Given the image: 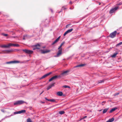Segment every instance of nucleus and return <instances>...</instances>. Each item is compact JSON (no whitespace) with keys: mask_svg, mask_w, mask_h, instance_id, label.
Segmentation results:
<instances>
[{"mask_svg":"<svg viewBox=\"0 0 122 122\" xmlns=\"http://www.w3.org/2000/svg\"><path fill=\"white\" fill-rule=\"evenodd\" d=\"M68 33V31H66L64 33V34L63 35L64 36H65L66 34Z\"/></svg>","mask_w":122,"mask_h":122,"instance_id":"nucleus-31","label":"nucleus"},{"mask_svg":"<svg viewBox=\"0 0 122 122\" xmlns=\"http://www.w3.org/2000/svg\"><path fill=\"white\" fill-rule=\"evenodd\" d=\"M122 44V42H121L118 44H117L116 45V46H119L120 45H121Z\"/></svg>","mask_w":122,"mask_h":122,"instance_id":"nucleus-28","label":"nucleus"},{"mask_svg":"<svg viewBox=\"0 0 122 122\" xmlns=\"http://www.w3.org/2000/svg\"><path fill=\"white\" fill-rule=\"evenodd\" d=\"M13 51L12 50H10L3 51H2V52H4L3 53H8L10 52H12Z\"/></svg>","mask_w":122,"mask_h":122,"instance_id":"nucleus-13","label":"nucleus"},{"mask_svg":"<svg viewBox=\"0 0 122 122\" xmlns=\"http://www.w3.org/2000/svg\"><path fill=\"white\" fill-rule=\"evenodd\" d=\"M2 34V35L5 36H8V35L7 34L3 33Z\"/></svg>","mask_w":122,"mask_h":122,"instance_id":"nucleus-29","label":"nucleus"},{"mask_svg":"<svg viewBox=\"0 0 122 122\" xmlns=\"http://www.w3.org/2000/svg\"><path fill=\"white\" fill-rule=\"evenodd\" d=\"M19 111L18 112H15L14 113V114H18V113H19Z\"/></svg>","mask_w":122,"mask_h":122,"instance_id":"nucleus-35","label":"nucleus"},{"mask_svg":"<svg viewBox=\"0 0 122 122\" xmlns=\"http://www.w3.org/2000/svg\"><path fill=\"white\" fill-rule=\"evenodd\" d=\"M9 45V48L10 46H14L19 47V44H14L12 43H10Z\"/></svg>","mask_w":122,"mask_h":122,"instance_id":"nucleus-10","label":"nucleus"},{"mask_svg":"<svg viewBox=\"0 0 122 122\" xmlns=\"http://www.w3.org/2000/svg\"><path fill=\"white\" fill-rule=\"evenodd\" d=\"M118 54L117 52H116L114 53L111 56V57L113 58L115 57L116 55Z\"/></svg>","mask_w":122,"mask_h":122,"instance_id":"nucleus-18","label":"nucleus"},{"mask_svg":"<svg viewBox=\"0 0 122 122\" xmlns=\"http://www.w3.org/2000/svg\"><path fill=\"white\" fill-rule=\"evenodd\" d=\"M85 66V64H81L78 65L74 67L73 68H77L78 67H82Z\"/></svg>","mask_w":122,"mask_h":122,"instance_id":"nucleus-15","label":"nucleus"},{"mask_svg":"<svg viewBox=\"0 0 122 122\" xmlns=\"http://www.w3.org/2000/svg\"><path fill=\"white\" fill-rule=\"evenodd\" d=\"M56 94L59 96H61L63 95V93L61 92H59L57 93Z\"/></svg>","mask_w":122,"mask_h":122,"instance_id":"nucleus-17","label":"nucleus"},{"mask_svg":"<svg viewBox=\"0 0 122 122\" xmlns=\"http://www.w3.org/2000/svg\"><path fill=\"white\" fill-rule=\"evenodd\" d=\"M1 111L2 112H4V110H1Z\"/></svg>","mask_w":122,"mask_h":122,"instance_id":"nucleus-43","label":"nucleus"},{"mask_svg":"<svg viewBox=\"0 0 122 122\" xmlns=\"http://www.w3.org/2000/svg\"><path fill=\"white\" fill-rule=\"evenodd\" d=\"M66 9V8L64 7V6H63L62 7L61 10H65Z\"/></svg>","mask_w":122,"mask_h":122,"instance_id":"nucleus-32","label":"nucleus"},{"mask_svg":"<svg viewBox=\"0 0 122 122\" xmlns=\"http://www.w3.org/2000/svg\"><path fill=\"white\" fill-rule=\"evenodd\" d=\"M87 117V116H85L82 119H84V118H86Z\"/></svg>","mask_w":122,"mask_h":122,"instance_id":"nucleus-41","label":"nucleus"},{"mask_svg":"<svg viewBox=\"0 0 122 122\" xmlns=\"http://www.w3.org/2000/svg\"><path fill=\"white\" fill-rule=\"evenodd\" d=\"M25 111H26L25 110H22L19 111V113H25Z\"/></svg>","mask_w":122,"mask_h":122,"instance_id":"nucleus-21","label":"nucleus"},{"mask_svg":"<svg viewBox=\"0 0 122 122\" xmlns=\"http://www.w3.org/2000/svg\"><path fill=\"white\" fill-rule=\"evenodd\" d=\"M60 37H61V36H59V37H58V38L57 39H56V40H58V41L60 39Z\"/></svg>","mask_w":122,"mask_h":122,"instance_id":"nucleus-37","label":"nucleus"},{"mask_svg":"<svg viewBox=\"0 0 122 122\" xmlns=\"http://www.w3.org/2000/svg\"><path fill=\"white\" fill-rule=\"evenodd\" d=\"M114 120V118H112L109 119L106 122H112Z\"/></svg>","mask_w":122,"mask_h":122,"instance_id":"nucleus-19","label":"nucleus"},{"mask_svg":"<svg viewBox=\"0 0 122 122\" xmlns=\"http://www.w3.org/2000/svg\"><path fill=\"white\" fill-rule=\"evenodd\" d=\"M68 72L69 71L68 70H67L63 72L59 76V77H62L66 75H67V72Z\"/></svg>","mask_w":122,"mask_h":122,"instance_id":"nucleus-4","label":"nucleus"},{"mask_svg":"<svg viewBox=\"0 0 122 122\" xmlns=\"http://www.w3.org/2000/svg\"><path fill=\"white\" fill-rule=\"evenodd\" d=\"M50 102H56V100L55 99H50V100H49Z\"/></svg>","mask_w":122,"mask_h":122,"instance_id":"nucleus-24","label":"nucleus"},{"mask_svg":"<svg viewBox=\"0 0 122 122\" xmlns=\"http://www.w3.org/2000/svg\"><path fill=\"white\" fill-rule=\"evenodd\" d=\"M103 103H105V102H102V105H104Z\"/></svg>","mask_w":122,"mask_h":122,"instance_id":"nucleus-40","label":"nucleus"},{"mask_svg":"<svg viewBox=\"0 0 122 122\" xmlns=\"http://www.w3.org/2000/svg\"><path fill=\"white\" fill-rule=\"evenodd\" d=\"M20 63V62L18 61H13L9 62H7L6 63L7 64H10V63Z\"/></svg>","mask_w":122,"mask_h":122,"instance_id":"nucleus-7","label":"nucleus"},{"mask_svg":"<svg viewBox=\"0 0 122 122\" xmlns=\"http://www.w3.org/2000/svg\"><path fill=\"white\" fill-rule=\"evenodd\" d=\"M100 4H100V3H99V5H100Z\"/></svg>","mask_w":122,"mask_h":122,"instance_id":"nucleus-50","label":"nucleus"},{"mask_svg":"<svg viewBox=\"0 0 122 122\" xmlns=\"http://www.w3.org/2000/svg\"><path fill=\"white\" fill-rule=\"evenodd\" d=\"M23 51L26 53L29 54H32L33 51H32L30 50L26 49H23L22 50Z\"/></svg>","mask_w":122,"mask_h":122,"instance_id":"nucleus-3","label":"nucleus"},{"mask_svg":"<svg viewBox=\"0 0 122 122\" xmlns=\"http://www.w3.org/2000/svg\"><path fill=\"white\" fill-rule=\"evenodd\" d=\"M60 37H61V36H59V37H58V38L57 39H56V40H58V41L60 39Z\"/></svg>","mask_w":122,"mask_h":122,"instance_id":"nucleus-38","label":"nucleus"},{"mask_svg":"<svg viewBox=\"0 0 122 122\" xmlns=\"http://www.w3.org/2000/svg\"><path fill=\"white\" fill-rule=\"evenodd\" d=\"M108 108L105 109L103 111V113L104 114V113H106L107 112V110H108Z\"/></svg>","mask_w":122,"mask_h":122,"instance_id":"nucleus-22","label":"nucleus"},{"mask_svg":"<svg viewBox=\"0 0 122 122\" xmlns=\"http://www.w3.org/2000/svg\"><path fill=\"white\" fill-rule=\"evenodd\" d=\"M117 33V31H115L112 33L110 34L109 36V37L112 38H114L115 37Z\"/></svg>","mask_w":122,"mask_h":122,"instance_id":"nucleus-2","label":"nucleus"},{"mask_svg":"<svg viewBox=\"0 0 122 122\" xmlns=\"http://www.w3.org/2000/svg\"><path fill=\"white\" fill-rule=\"evenodd\" d=\"M34 47L35 48V49H39L40 48V45L38 44L35 45L34 46Z\"/></svg>","mask_w":122,"mask_h":122,"instance_id":"nucleus-12","label":"nucleus"},{"mask_svg":"<svg viewBox=\"0 0 122 122\" xmlns=\"http://www.w3.org/2000/svg\"><path fill=\"white\" fill-rule=\"evenodd\" d=\"M73 30V29L72 28H71L70 29L68 30H67V31L68 33L70 32H71Z\"/></svg>","mask_w":122,"mask_h":122,"instance_id":"nucleus-27","label":"nucleus"},{"mask_svg":"<svg viewBox=\"0 0 122 122\" xmlns=\"http://www.w3.org/2000/svg\"><path fill=\"white\" fill-rule=\"evenodd\" d=\"M61 12V11H60L59 12V13L60 12Z\"/></svg>","mask_w":122,"mask_h":122,"instance_id":"nucleus-49","label":"nucleus"},{"mask_svg":"<svg viewBox=\"0 0 122 122\" xmlns=\"http://www.w3.org/2000/svg\"><path fill=\"white\" fill-rule=\"evenodd\" d=\"M52 73L51 72H50L48 73H47L44 75L43 76H42L40 78V80H41L42 79L44 78H45V77H46L47 76H48L50 75Z\"/></svg>","mask_w":122,"mask_h":122,"instance_id":"nucleus-6","label":"nucleus"},{"mask_svg":"<svg viewBox=\"0 0 122 122\" xmlns=\"http://www.w3.org/2000/svg\"><path fill=\"white\" fill-rule=\"evenodd\" d=\"M0 47L1 48H9V45H1Z\"/></svg>","mask_w":122,"mask_h":122,"instance_id":"nucleus-16","label":"nucleus"},{"mask_svg":"<svg viewBox=\"0 0 122 122\" xmlns=\"http://www.w3.org/2000/svg\"><path fill=\"white\" fill-rule=\"evenodd\" d=\"M69 3L71 4L72 3V2L71 1H70Z\"/></svg>","mask_w":122,"mask_h":122,"instance_id":"nucleus-46","label":"nucleus"},{"mask_svg":"<svg viewBox=\"0 0 122 122\" xmlns=\"http://www.w3.org/2000/svg\"><path fill=\"white\" fill-rule=\"evenodd\" d=\"M27 36L26 35H25L24 36V37L23 38V40H25V37H26Z\"/></svg>","mask_w":122,"mask_h":122,"instance_id":"nucleus-33","label":"nucleus"},{"mask_svg":"<svg viewBox=\"0 0 122 122\" xmlns=\"http://www.w3.org/2000/svg\"><path fill=\"white\" fill-rule=\"evenodd\" d=\"M42 53L43 54L47 53L50 52L51 51L50 50H43L42 51Z\"/></svg>","mask_w":122,"mask_h":122,"instance_id":"nucleus-14","label":"nucleus"},{"mask_svg":"<svg viewBox=\"0 0 122 122\" xmlns=\"http://www.w3.org/2000/svg\"><path fill=\"white\" fill-rule=\"evenodd\" d=\"M55 84V83L54 82L49 86L47 89V90H49L51 87L54 86Z\"/></svg>","mask_w":122,"mask_h":122,"instance_id":"nucleus-11","label":"nucleus"},{"mask_svg":"<svg viewBox=\"0 0 122 122\" xmlns=\"http://www.w3.org/2000/svg\"><path fill=\"white\" fill-rule=\"evenodd\" d=\"M25 102L23 101H18L14 103V105H20L22 104Z\"/></svg>","mask_w":122,"mask_h":122,"instance_id":"nucleus-5","label":"nucleus"},{"mask_svg":"<svg viewBox=\"0 0 122 122\" xmlns=\"http://www.w3.org/2000/svg\"><path fill=\"white\" fill-rule=\"evenodd\" d=\"M102 110H100L99 111H101Z\"/></svg>","mask_w":122,"mask_h":122,"instance_id":"nucleus-48","label":"nucleus"},{"mask_svg":"<svg viewBox=\"0 0 122 122\" xmlns=\"http://www.w3.org/2000/svg\"><path fill=\"white\" fill-rule=\"evenodd\" d=\"M65 113V112L64 111H61L59 112V113L60 114H62Z\"/></svg>","mask_w":122,"mask_h":122,"instance_id":"nucleus-25","label":"nucleus"},{"mask_svg":"<svg viewBox=\"0 0 122 122\" xmlns=\"http://www.w3.org/2000/svg\"><path fill=\"white\" fill-rule=\"evenodd\" d=\"M45 98L46 100H47L48 101H49V100H50V99H48L46 98Z\"/></svg>","mask_w":122,"mask_h":122,"instance_id":"nucleus-39","label":"nucleus"},{"mask_svg":"<svg viewBox=\"0 0 122 122\" xmlns=\"http://www.w3.org/2000/svg\"><path fill=\"white\" fill-rule=\"evenodd\" d=\"M58 41L56 39L53 43L52 45H53L57 42Z\"/></svg>","mask_w":122,"mask_h":122,"instance_id":"nucleus-26","label":"nucleus"},{"mask_svg":"<svg viewBox=\"0 0 122 122\" xmlns=\"http://www.w3.org/2000/svg\"><path fill=\"white\" fill-rule=\"evenodd\" d=\"M43 91L40 94V95H41V94L43 93Z\"/></svg>","mask_w":122,"mask_h":122,"instance_id":"nucleus-45","label":"nucleus"},{"mask_svg":"<svg viewBox=\"0 0 122 122\" xmlns=\"http://www.w3.org/2000/svg\"><path fill=\"white\" fill-rule=\"evenodd\" d=\"M117 109V108H113L111 109V110L109 112L110 113H111L112 112H113L115 110H116Z\"/></svg>","mask_w":122,"mask_h":122,"instance_id":"nucleus-20","label":"nucleus"},{"mask_svg":"<svg viewBox=\"0 0 122 122\" xmlns=\"http://www.w3.org/2000/svg\"><path fill=\"white\" fill-rule=\"evenodd\" d=\"M122 4V3H120L119 4H118L117 5H121Z\"/></svg>","mask_w":122,"mask_h":122,"instance_id":"nucleus-42","label":"nucleus"},{"mask_svg":"<svg viewBox=\"0 0 122 122\" xmlns=\"http://www.w3.org/2000/svg\"><path fill=\"white\" fill-rule=\"evenodd\" d=\"M63 87L65 88H70V87L69 86L66 85L64 86H63Z\"/></svg>","mask_w":122,"mask_h":122,"instance_id":"nucleus-30","label":"nucleus"},{"mask_svg":"<svg viewBox=\"0 0 122 122\" xmlns=\"http://www.w3.org/2000/svg\"><path fill=\"white\" fill-rule=\"evenodd\" d=\"M70 24H68V25H67L66 26V28H68L69 26V25H70Z\"/></svg>","mask_w":122,"mask_h":122,"instance_id":"nucleus-36","label":"nucleus"},{"mask_svg":"<svg viewBox=\"0 0 122 122\" xmlns=\"http://www.w3.org/2000/svg\"><path fill=\"white\" fill-rule=\"evenodd\" d=\"M41 102L42 103H45V102Z\"/></svg>","mask_w":122,"mask_h":122,"instance_id":"nucleus-44","label":"nucleus"},{"mask_svg":"<svg viewBox=\"0 0 122 122\" xmlns=\"http://www.w3.org/2000/svg\"><path fill=\"white\" fill-rule=\"evenodd\" d=\"M104 80H103L98 81V83H102L104 82Z\"/></svg>","mask_w":122,"mask_h":122,"instance_id":"nucleus-23","label":"nucleus"},{"mask_svg":"<svg viewBox=\"0 0 122 122\" xmlns=\"http://www.w3.org/2000/svg\"><path fill=\"white\" fill-rule=\"evenodd\" d=\"M65 43L64 42H62L61 45L58 48V49L59 50L57 53L56 55L55 56V57H59L61 54L62 53V49L61 47Z\"/></svg>","mask_w":122,"mask_h":122,"instance_id":"nucleus-1","label":"nucleus"},{"mask_svg":"<svg viewBox=\"0 0 122 122\" xmlns=\"http://www.w3.org/2000/svg\"><path fill=\"white\" fill-rule=\"evenodd\" d=\"M118 8V7H115L114 8H112L110 10L109 13L110 14L114 12L117 10Z\"/></svg>","mask_w":122,"mask_h":122,"instance_id":"nucleus-8","label":"nucleus"},{"mask_svg":"<svg viewBox=\"0 0 122 122\" xmlns=\"http://www.w3.org/2000/svg\"><path fill=\"white\" fill-rule=\"evenodd\" d=\"M119 92H118V93H116L114 95V96H116L117 95H118L119 94Z\"/></svg>","mask_w":122,"mask_h":122,"instance_id":"nucleus-34","label":"nucleus"},{"mask_svg":"<svg viewBox=\"0 0 122 122\" xmlns=\"http://www.w3.org/2000/svg\"><path fill=\"white\" fill-rule=\"evenodd\" d=\"M59 77V76H55L51 78L49 80V81L50 82L56 79L58 77Z\"/></svg>","mask_w":122,"mask_h":122,"instance_id":"nucleus-9","label":"nucleus"},{"mask_svg":"<svg viewBox=\"0 0 122 122\" xmlns=\"http://www.w3.org/2000/svg\"><path fill=\"white\" fill-rule=\"evenodd\" d=\"M13 37V38H15V37H14H14H13H13Z\"/></svg>","mask_w":122,"mask_h":122,"instance_id":"nucleus-47","label":"nucleus"}]
</instances>
